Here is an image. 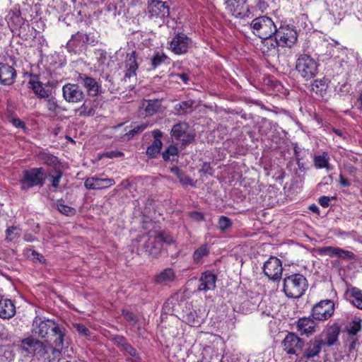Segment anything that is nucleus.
I'll list each match as a JSON object with an SVG mask.
<instances>
[{"label":"nucleus","instance_id":"nucleus-1","mask_svg":"<svg viewBox=\"0 0 362 362\" xmlns=\"http://www.w3.org/2000/svg\"><path fill=\"white\" fill-rule=\"evenodd\" d=\"M32 332L41 338H45L49 332L51 340L55 347L62 349L63 346L64 333L61 327L53 320L41 317H35L33 321Z\"/></svg>","mask_w":362,"mask_h":362},{"label":"nucleus","instance_id":"nucleus-2","mask_svg":"<svg viewBox=\"0 0 362 362\" xmlns=\"http://www.w3.org/2000/svg\"><path fill=\"white\" fill-rule=\"evenodd\" d=\"M21 348L27 354L41 357L44 362H53L60 355V349L44 344L32 337L21 341Z\"/></svg>","mask_w":362,"mask_h":362},{"label":"nucleus","instance_id":"nucleus-3","mask_svg":"<svg viewBox=\"0 0 362 362\" xmlns=\"http://www.w3.org/2000/svg\"><path fill=\"white\" fill-rule=\"evenodd\" d=\"M306 278L300 274H293L286 276L283 282V291L291 298L301 297L308 288Z\"/></svg>","mask_w":362,"mask_h":362},{"label":"nucleus","instance_id":"nucleus-4","mask_svg":"<svg viewBox=\"0 0 362 362\" xmlns=\"http://www.w3.org/2000/svg\"><path fill=\"white\" fill-rule=\"evenodd\" d=\"M252 33L262 40L273 37L276 32V26L272 19L266 16L255 18L250 23Z\"/></svg>","mask_w":362,"mask_h":362},{"label":"nucleus","instance_id":"nucleus-5","mask_svg":"<svg viewBox=\"0 0 362 362\" xmlns=\"http://www.w3.org/2000/svg\"><path fill=\"white\" fill-rule=\"evenodd\" d=\"M318 64L310 55L300 54L296 60V69L305 81L310 80L317 74Z\"/></svg>","mask_w":362,"mask_h":362},{"label":"nucleus","instance_id":"nucleus-6","mask_svg":"<svg viewBox=\"0 0 362 362\" xmlns=\"http://www.w3.org/2000/svg\"><path fill=\"white\" fill-rule=\"evenodd\" d=\"M147 13L151 20H158L164 23L170 16V7L166 2L160 0H149L147 5Z\"/></svg>","mask_w":362,"mask_h":362},{"label":"nucleus","instance_id":"nucleus-7","mask_svg":"<svg viewBox=\"0 0 362 362\" xmlns=\"http://www.w3.org/2000/svg\"><path fill=\"white\" fill-rule=\"evenodd\" d=\"M192 40L183 33H176L170 42L169 49L177 55L186 54L192 47Z\"/></svg>","mask_w":362,"mask_h":362},{"label":"nucleus","instance_id":"nucleus-8","mask_svg":"<svg viewBox=\"0 0 362 362\" xmlns=\"http://www.w3.org/2000/svg\"><path fill=\"white\" fill-rule=\"evenodd\" d=\"M334 312V303L331 300H322L316 303L312 309V317L319 321L329 319Z\"/></svg>","mask_w":362,"mask_h":362},{"label":"nucleus","instance_id":"nucleus-9","mask_svg":"<svg viewBox=\"0 0 362 362\" xmlns=\"http://www.w3.org/2000/svg\"><path fill=\"white\" fill-rule=\"evenodd\" d=\"M45 180V171L42 168L24 171L21 182V189H27L34 186L42 185Z\"/></svg>","mask_w":362,"mask_h":362},{"label":"nucleus","instance_id":"nucleus-10","mask_svg":"<svg viewBox=\"0 0 362 362\" xmlns=\"http://www.w3.org/2000/svg\"><path fill=\"white\" fill-rule=\"evenodd\" d=\"M323 345L324 342L322 336L315 337L305 344H304V346L302 348V351L300 352L301 359L305 360V361L308 362L315 357L318 356Z\"/></svg>","mask_w":362,"mask_h":362},{"label":"nucleus","instance_id":"nucleus-11","mask_svg":"<svg viewBox=\"0 0 362 362\" xmlns=\"http://www.w3.org/2000/svg\"><path fill=\"white\" fill-rule=\"evenodd\" d=\"M274 36H276L278 41L280 42V46L282 47H291L298 39L296 30L288 25L276 28Z\"/></svg>","mask_w":362,"mask_h":362},{"label":"nucleus","instance_id":"nucleus-12","mask_svg":"<svg viewBox=\"0 0 362 362\" xmlns=\"http://www.w3.org/2000/svg\"><path fill=\"white\" fill-rule=\"evenodd\" d=\"M262 269L269 279L279 280L283 272L281 261L276 257H271L264 262Z\"/></svg>","mask_w":362,"mask_h":362},{"label":"nucleus","instance_id":"nucleus-13","mask_svg":"<svg viewBox=\"0 0 362 362\" xmlns=\"http://www.w3.org/2000/svg\"><path fill=\"white\" fill-rule=\"evenodd\" d=\"M189 125L186 122H180L173 125L171 129V137L177 141H180L182 146L192 143L194 139V135L189 133Z\"/></svg>","mask_w":362,"mask_h":362},{"label":"nucleus","instance_id":"nucleus-14","mask_svg":"<svg viewBox=\"0 0 362 362\" xmlns=\"http://www.w3.org/2000/svg\"><path fill=\"white\" fill-rule=\"evenodd\" d=\"M89 37L87 34L78 32L73 35L66 44L69 52L79 53L87 49Z\"/></svg>","mask_w":362,"mask_h":362},{"label":"nucleus","instance_id":"nucleus-15","mask_svg":"<svg viewBox=\"0 0 362 362\" xmlns=\"http://www.w3.org/2000/svg\"><path fill=\"white\" fill-rule=\"evenodd\" d=\"M284 350L288 354L300 356L304 341L293 333H288L282 341Z\"/></svg>","mask_w":362,"mask_h":362},{"label":"nucleus","instance_id":"nucleus-16","mask_svg":"<svg viewBox=\"0 0 362 362\" xmlns=\"http://www.w3.org/2000/svg\"><path fill=\"white\" fill-rule=\"evenodd\" d=\"M62 91L64 99L69 103H77L83 98V93L77 84H66Z\"/></svg>","mask_w":362,"mask_h":362},{"label":"nucleus","instance_id":"nucleus-17","mask_svg":"<svg viewBox=\"0 0 362 362\" xmlns=\"http://www.w3.org/2000/svg\"><path fill=\"white\" fill-rule=\"evenodd\" d=\"M153 140L150 146L146 148V154L150 158H156L160 153L163 146L161 138L163 133L160 129H154L151 132Z\"/></svg>","mask_w":362,"mask_h":362},{"label":"nucleus","instance_id":"nucleus-18","mask_svg":"<svg viewBox=\"0 0 362 362\" xmlns=\"http://www.w3.org/2000/svg\"><path fill=\"white\" fill-rule=\"evenodd\" d=\"M146 252L153 257H157L162 251V238L156 233L151 234L144 245Z\"/></svg>","mask_w":362,"mask_h":362},{"label":"nucleus","instance_id":"nucleus-19","mask_svg":"<svg viewBox=\"0 0 362 362\" xmlns=\"http://www.w3.org/2000/svg\"><path fill=\"white\" fill-rule=\"evenodd\" d=\"M161 107L158 99L143 100L139 105L140 115L144 117L152 116L157 113Z\"/></svg>","mask_w":362,"mask_h":362},{"label":"nucleus","instance_id":"nucleus-20","mask_svg":"<svg viewBox=\"0 0 362 362\" xmlns=\"http://www.w3.org/2000/svg\"><path fill=\"white\" fill-rule=\"evenodd\" d=\"M16 77L15 69L4 63H0V84L4 86L12 85Z\"/></svg>","mask_w":362,"mask_h":362},{"label":"nucleus","instance_id":"nucleus-21","mask_svg":"<svg viewBox=\"0 0 362 362\" xmlns=\"http://www.w3.org/2000/svg\"><path fill=\"white\" fill-rule=\"evenodd\" d=\"M227 8L236 18H243L248 11L246 0H228Z\"/></svg>","mask_w":362,"mask_h":362},{"label":"nucleus","instance_id":"nucleus-22","mask_svg":"<svg viewBox=\"0 0 362 362\" xmlns=\"http://www.w3.org/2000/svg\"><path fill=\"white\" fill-rule=\"evenodd\" d=\"M139 68L137 63V54L136 51L127 53L125 59V74L124 79L130 78L136 76V70Z\"/></svg>","mask_w":362,"mask_h":362},{"label":"nucleus","instance_id":"nucleus-23","mask_svg":"<svg viewBox=\"0 0 362 362\" xmlns=\"http://www.w3.org/2000/svg\"><path fill=\"white\" fill-rule=\"evenodd\" d=\"M39 77L37 75L32 74L30 79L28 82L29 88L32 89L36 96L39 98H47L51 94L49 90L44 88L43 83L38 81Z\"/></svg>","mask_w":362,"mask_h":362},{"label":"nucleus","instance_id":"nucleus-24","mask_svg":"<svg viewBox=\"0 0 362 362\" xmlns=\"http://www.w3.org/2000/svg\"><path fill=\"white\" fill-rule=\"evenodd\" d=\"M341 328L337 323H334L323 332L325 339H323L324 345L332 346L338 341Z\"/></svg>","mask_w":362,"mask_h":362},{"label":"nucleus","instance_id":"nucleus-25","mask_svg":"<svg viewBox=\"0 0 362 362\" xmlns=\"http://www.w3.org/2000/svg\"><path fill=\"white\" fill-rule=\"evenodd\" d=\"M216 276L211 272H204L199 279L198 291H208L216 287Z\"/></svg>","mask_w":362,"mask_h":362},{"label":"nucleus","instance_id":"nucleus-26","mask_svg":"<svg viewBox=\"0 0 362 362\" xmlns=\"http://www.w3.org/2000/svg\"><path fill=\"white\" fill-rule=\"evenodd\" d=\"M16 313V307L9 299L0 300V317L4 319H9Z\"/></svg>","mask_w":362,"mask_h":362},{"label":"nucleus","instance_id":"nucleus-27","mask_svg":"<svg viewBox=\"0 0 362 362\" xmlns=\"http://www.w3.org/2000/svg\"><path fill=\"white\" fill-rule=\"evenodd\" d=\"M315 324L310 317L299 319L297 322V327L301 334H311L315 332Z\"/></svg>","mask_w":362,"mask_h":362},{"label":"nucleus","instance_id":"nucleus-28","mask_svg":"<svg viewBox=\"0 0 362 362\" xmlns=\"http://www.w3.org/2000/svg\"><path fill=\"white\" fill-rule=\"evenodd\" d=\"M175 277L174 271L171 268H166L156 276L155 281L158 284H165L173 281Z\"/></svg>","mask_w":362,"mask_h":362},{"label":"nucleus","instance_id":"nucleus-29","mask_svg":"<svg viewBox=\"0 0 362 362\" xmlns=\"http://www.w3.org/2000/svg\"><path fill=\"white\" fill-rule=\"evenodd\" d=\"M209 247L207 244L202 245L193 253V261L196 264L202 263L204 257H206L209 254Z\"/></svg>","mask_w":362,"mask_h":362},{"label":"nucleus","instance_id":"nucleus-30","mask_svg":"<svg viewBox=\"0 0 362 362\" xmlns=\"http://www.w3.org/2000/svg\"><path fill=\"white\" fill-rule=\"evenodd\" d=\"M115 184V180L108 178H98L92 177V189H100L109 187Z\"/></svg>","mask_w":362,"mask_h":362},{"label":"nucleus","instance_id":"nucleus-31","mask_svg":"<svg viewBox=\"0 0 362 362\" xmlns=\"http://www.w3.org/2000/svg\"><path fill=\"white\" fill-rule=\"evenodd\" d=\"M135 123H132L131 127H132L129 132L124 134V137L127 140L132 139L134 136L143 132L148 126V122H144L138 125H134Z\"/></svg>","mask_w":362,"mask_h":362},{"label":"nucleus","instance_id":"nucleus-32","mask_svg":"<svg viewBox=\"0 0 362 362\" xmlns=\"http://www.w3.org/2000/svg\"><path fill=\"white\" fill-rule=\"evenodd\" d=\"M184 320L187 324L192 327H197L201 323V317L198 315L196 310L189 311L185 316Z\"/></svg>","mask_w":362,"mask_h":362},{"label":"nucleus","instance_id":"nucleus-33","mask_svg":"<svg viewBox=\"0 0 362 362\" xmlns=\"http://www.w3.org/2000/svg\"><path fill=\"white\" fill-rule=\"evenodd\" d=\"M169 59L168 57L160 52H156L151 59V66L153 69H156L158 66L165 62Z\"/></svg>","mask_w":362,"mask_h":362},{"label":"nucleus","instance_id":"nucleus-34","mask_svg":"<svg viewBox=\"0 0 362 362\" xmlns=\"http://www.w3.org/2000/svg\"><path fill=\"white\" fill-rule=\"evenodd\" d=\"M0 357L1 361L11 362L15 358L13 349L8 346H4L0 349Z\"/></svg>","mask_w":362,"mask_h":362},{"label":"nucleus","instance_id":"nucleus-35","mask_svg":"<svg viewBox=\"0 0 362 362\" xmlns=\"http://www.w3.org/2000/svg\"><path fill=\"white\" fill-rule=\"evenodd\" d=\"M6 19L8 21V23L14 27L20 26L23 22V18L21 16L20 11H9L6 16Z\"/></svg>","mask_w":362,"mask_h":362},{"label":"nucleus","instance_id":"nucleus-36","mask_svg":"<svg viewBox=\"0 0 362 362\" xmlns=\"http://www.w3.org/2000/svg\"><path fill=\"white\" fill-rule=\"evenodd\" d=\"M94 54L97 58L98 67L100 68L101 70L103 71L105 69V66H108V59L106 51L103 49H96L94 52Z\"/></svg>","mask_w":362,"mask_h":362},{"label":"nucleus","instance_id":"nucleus-37","mask_svg":"<svg viewBox=\"0 0 362 362\" xmlns=\"http://www.w3.org/2000/svg\"><path fill=\"white\" fill-rule=\"evenodd\" d=\"M327 79L323 78L320 79H316L312 83V90L316 93L322 94L327 88Z\"/></svg>","mask_w":362,"mask_h":362},{"label":"nucleus","instance_id":"nucleus-38","mask_svg":"<svg viewBox=\"0 0 362 362\" xmlns=\"http://www.w3.org/2000/svg\"><path fill=\"white\" fill-rule=\"evenodd\" d=\"M351 296L352 297V303L362 310V291L357 288H353L351 290Z\"/></svg>","mask_w":362,"mask_h":362},{"label":"nucleus","instance_id":"nucleus-39","mask_svg":"<svg viewBox=\"0 0 362 362\" xmlns=\"http://www.w3.org/2000/svg\"><path fill=\"white\" fill-rule=\"evenodd\" d=\"M339 251V247H332V246H325L322 247H320L318 249L319 254L323 255H327L329 257H336L337 255V252Z\"/></svg>","mask_w":362,"mask_h":362},{"label":"nucleus","instance_id":"nucleus-40","mask_svg":"<svg viewBox=\"0 0 362 362\" xmlns=\"http://www.w3.org/2000/svg\"><path fill=\"white\" fill-rule=\"evenodd\" d=\"M231 226L232 221L229 218L225 216H221L219 217L218 222V228L220 230L224 232L227 229H228Z\"/></svg>","mask_w":362,"mask_h":362},{"label":"nucleus","instance_id":"nucleus-41","mask_svg":"<svg viewBox=\"0 0 362 362\" xmlns=\"http://www.w3.org/2000/svg\"><path fill=\"white\" fill-rule=\"evenodd\" d=\"M264 46H267L268 51L272 49H276L280 46V42L278 41L276 36L269 37L267 40H262Z\"/></svg>","mask_w":362,"mask_h":362},{"label":"nucleus","instance_id":"nucleus-42","mask_svg":"<svg viewBox=\"0 0 362 362\" xmlns=\"http://www.w3.org/2000/svg\"><path fill=\"white\" fill-rule=\"evenodd\" d=\"M58 210L66 216H72L75 214V209L71 206H66L63 202H59L57 204Z\"/></svg>","mask_w":362,"mask_h":362},{"label":"nucleus","instance_id":"nucleus-43","mask_svg":"<svg viewBox=\"0 0 362 362\" xmlns=\"http://www.w3.org/2000/svg\"><path fill=\"white\" fill-rule=\"evenodd\" d=\"M122 315L132 326L136 325L138 322L137 316L129 310H122Z\"/></svg>","mask_w":362,"mask_h":362},{"label":"nucleus","instance_id":"nucleus-44","mask_svg":"<svg viewBox=\"0 0 362 362\" xmlns=\"http://www.w3.org/2000/svg\"><path fill=\"white\" fill-rule=\"evenodd\" d=\"M361 329L360 321H353L346 326V330L351 335H356Z\"/></svg>","mask_w":362,"mask_h":362},{"label":"nucleus","instance_id":"nucleus-45","mask_svg":"<svg viewBox=\"0 0 362 362\" xmlns=\"http://www.w3.org/2000/svg\"><path fill=\"white\" fill-rule=\"evenodd\" d=\"M20 236V230L16 226L8 227L6 230V239L12 241Z\"/></svg>","mask_w":362,"mask_h":362},{"label":"nucleus","instance_id":"nucleus-46","mask_svg":"<svg viewBox=\"0 0 362 362\" xmlns=\"http://www.w3.org/2000/svg\"><path fill=\"white\" fill-rule=\"evenodd\" d=\"M47 108L51 112H57L59 109V106L55 98L49 97L47 98Z\"/></svg>","mask_w":362,"mask_h":362},{"label":"nucleus","instance_id":"nucleus-47","mask_svg":"<svg viewBox=\"0 0 362 362\" xmlns=\"http://www.w3.org/2000/svg\"><path fill=\"white\" fill-rule=\"evenodd\" d=\"M178 150L176 146H168L162 153L163 158H170V156H174L177 154Z\"/></svg>","mask_w":362,"mask_h":362},{"label":"nucleus","instance_id":"nucleus-48","mask_svg":"<svg viewBox=\"0 0 362 362\" xmlns=\"http://www.w3.org/2000/svg\"><path fill=\"white\" fill-rule=\"evenodd\" d=\"M337 257H339L343 259H354L355 255L351 251L345 250L344 249L339 247V251L337 252Z\"/></svg>","mask_w":362,"mask_h":362},{"label":"nucleus","instance_id":"nucleus-49","mask_svg":"<svg viewBox=\"0 0 362 362\" xmlns=\"http://www.w3.org/2000/svg\"><path fill=\"white\" fill-rule=\"evenodd\" d=\"M122 351H124L126 354H129L132 357H137L139 354L136 350L128 342L120 349Z\"/></svg>","mask_w":362,"mask_h":362},{"label":"nucleus","instance_id":"nucleus-50","mask_svg":"<svg viewBox=\"0 0 362 362\" xmlns=\"http://www.w3.org/2000/svg\"><path fill=\"white\" fill-rule=\"evenodd\" d=\"M194 103V101L192 100H186V101H182L175 106V110H182L183 112H185L187 110L191 108L192 107V105Z\"/></svg>","mask_w":362,"mask_h":362},{"label":"nucleus","instance_id":"nucleus-51","mask_svg":"<svg viewBox=\"0 0 362 362\" xmlns=\"http://www.w3.org/2000/svg\"><path fill=\"white\" fill-rule=\"evenodd\" d=\"M177 178L179 179L180 182L183 185H194L192 179H191L188 175H185L183 172L179 174Z\"/></svg>","mask_w":362,"mask_h":362},{"label":"nucleus","instance_id":"nucleus-52","mask_svg":"<svg viewBox=\"0 0 362 362\" xmlns=\"http://www.w3.org/2000/svg\"><path fill=\"white\" fill-rule=\"evenodd\" d=\"M112 340L120 349L127 343V339L122 335L116 334L113 336Z\"/></svg>","mask_w":362,"mask_h":362},{"label":"nucleus","instance_id":"nucleus-53","mask_svg":"<svg viewBox=\"0 0 362 362\" xmlns=\"http://www.w3.org/2000/svg\"><path fill=\"white\" fill-rule=\"evenodd\" d=\"M156 234L157 235V236H159L162 238V245L163 243H166L168 245H171L175 243L173 238L167 233H156Z\"/></svg>","mask_w":362,"mask_h":362},{"label":"nucleus","instance_id":"nucleus-54","mask_svg":"<svg viewBox=\"0 0 362 362\" xmlns=\"http://www.w3.org/2000/svg\"><path fill=\"white\" fill-rule=\"evenodd\" d=\"M334 199L335 197L322 196L319 198L318 202L322 207L326 208L329 206L330 201Z\"/></svg>","mask_w":362,"mask_h":362},{"label":"nucleus","instance_id":"nucleus-55","mask_svg":"<svg viewBox=\"0 0 362 362\" xmlns=\"http://www.w3.org/2000/svg\"><path fill=\"white\" fill-rule=\"evenodd\" d=\"M201 171L204 174L212 175L214 174V170L211 166V163H204Z\"/></svg>","mask_w":362,"mask_h":362},{"label":"nucleus","instance_id":"nucleus-56","mask_svg":"<svg viewBox=\"0 0 362 362\" xmlns=\"http://www.w3.org/2000/svg\"><path fill=\"white\" fill-rule=\"evenodd\" d=\"M331 132L334 133L337 136L341 138L342 139H346L347 138L346 132L344 129H336L333 127L331 129Z\"/></svg>","mask_w":362,"mask_h":362},{"label":"nucleus","instance_id":"nucleus-57","mask_svg":"<svg viewBox=\"0 0 362 362\" xmlns=\"http://www.w3.org/2000/svg\"><path fill=\"white\" fill-rule=\"evenodd\" d=\"M315 160V166L317 168H329V163L328 160Z\"/></svg>","mask_w":362,"mask_h":362},{"label":"nucleus","instance_id":"nucleus-58","mask_svg":"<svg viewBox=\"0 0 362 362\" xmlns=\"http://www.w3.org/2000/svg\"><path fill=\"white\" fill-rule=\"evenodd\" d=\"M13 125L17 128L25 129V124L18 118H13L11 120Z\"/></svg>","mask_w":362,"mask_h":362},{"label":"nucleus","instance_id":"nucleus-59","mask_svg":"<svg viewBox=\"0 0 362 362\" xmlns=\"http://www.w3.org/2000/svg\"><path fill=\"white\" fill-rule=\"evenodd\" d=\"M105 156L110 158H112L115 157L124 156V154L122 151H110L106 153Z\"/></svg>","mask_w":362,"mask_h":362},{"label":"nucleus","instance_id":"nucleus-60","mask_svg":"<svg viewBox=\"0 0 362 362\" xmlns=\"http://www.w3.org/2000/svg\"><path fill=\"white\" fill-rule=\"evenodd\" d=\"M62 175V173L61 171H57V175L52 177V185L54 187H57L58 186Z\"/></svg>","mask_w":362,"mask_h":362},{"label":"nucleus","instance_id":"nucleus-61","mask_svg":"<svg viewBox=\"0 0 362 362\" xmlns=\"http://www.w3.org/2000/svg\"><path fill=\"white\" fill-rule=\"evenodd\" d=\"M31 257L33 259L39 261L40 262H43L44 260H45L44 257L42 255H40V253H38V252H37L35 251H33L32 252Z\"/></svg>","mask_w":362,"mask_h":362},{"label":"nucleus","instance_id":"nucleus-62","mask_svg":"<svg viewBox=\"0 0 362 362\" xmlns=\"http://www.w3.org/2000/svg\"><path fill=\"white\" fill-rule=\"evenodd\" d=\"M273 3H274V0H259L261 8L269 7Z\"/></svg>","mask_w":362,"mask_h":362},{"label":"nucleus","instance_id":"nucleus-63","mask_svg":"<svg viewBox=\"0 0 362 362\" xmlns=\"http://www.w3.org/2000/svg\"><path fill=\"white\" fill-rule=\"evenodd\" d=\"M339 183L343 187H349L350 186L351 183L348 180V179L345 178L343 175H339Z\"/></svg>","mask_w":362,"mask_h":362},{"label":"nucleus","instance_id":"nucleus-64","mask_svg":"<svg viewBox=\"0 0 362 362\" xmlns=\"http://www.w3.org/2000/svg\"><path fill=\"white\" fill-rule=\"evenodd\" d=\"M190 216H191V217L194 218V219H196L197 221L204 220V216H203L202 214L197 212V211L191 212Z\"/></svg>","mask_w":362,"mask_h":362}]
</instances>
